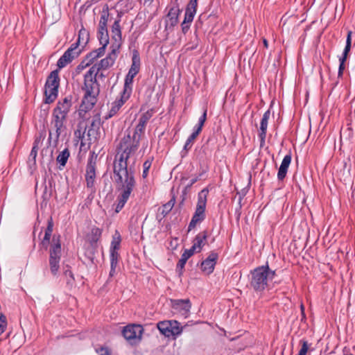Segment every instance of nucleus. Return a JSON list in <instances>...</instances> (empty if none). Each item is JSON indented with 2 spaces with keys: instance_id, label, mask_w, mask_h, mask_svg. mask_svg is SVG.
I'll use <instances>...</instances> for the list:
<instances>
[{
  "instance_id": "a878e982",
  "label": "nucleus",
  "mask_w": 355,
  "mask_h": 355,
  "mask_svg": "<svg viewBox=\"0 0 355 355\" xmlns=\"http://www.w3.org/2000/svg\"><path fill=\"white\" fill-rule=\"evenodd\" d=\"M44 95L45 100L44 102L46 103L50 104L53 103L58 96V87H47L44 86Z\"/></svg>"
},
{
  "instance_id": "0e129e2a",
  "label": "nucleus",
  "mask_w": 355,
  "mask_h": 355,
  "mask_svg": "<svg viewBox=\"0 0 355 355\" xmlns=\"http://www.w3.org/2000/svg\"><path fill=\"white\" fill-rule=\"evenodd\" d=\"M202 126L201 125H199L198 124H197L195 127H194V130L193 132H192L193 135H195L196 136L198 137V135L200 134V132H201L202 130Z\"/></svg>"
},
{
  "instance_id": "aec40b11",
  "label": "nucleus",
  "mask_w": 355,
  "mask_h": 355,
  "mask_svg": "<svg viewBox=\"0 0 355 355\" xmlns=\"http://www.w3.org/2000/svg\"><path fill=\"white\" fill-rule=\"evenodd\" d=\"M78 56V53H71V50H67L57 62L58 69L64 68Z\"/></svg>"
},
{
  "instance_id": "ddd939ff",
  "label": "nucleus",
  "mask_w": 355,
  "mask_h": 355,
  "mask_svg": "<svg viewBox=\"0 0 355 355\" xmlns=\"http://www.w3.org/2000/svg\"><path fill=\"white\" fill-rule=\"evenodd\" d=\"M112 39L114 40L112 48L119 49L122 44L121 28L119 24V19H115L111 28Z\"/></svg>"
},
{
  "instance_id": "dca6fc26",
  "label": "nucleus",
  "mask_w": 355,
  "mask_h": 355,
  "mask_svg": "<svg viewBox=\"0 0 355 355\" xmlns=\"http://www.w3.org/2000/svg\"><path fill=\"white\" fill-rule=\"evenodd\" d=\"M71 96H67L61 101H59L56 107L53 109L54 111L67 116L71 107L72 106Z\"/></svg>"
},
{
  "instance_id": "3c124183",
  "label": "nucleus",
  "mask_w": 355,
  "mask_h": 355,
  "mask_svg": "<svg viewBox=\"0 0 355 355\" xmlns=\"http://www.w3.org/2000/svg\"><path fill=\"white\" fill-rule=\"evenodd\" d=\"M44 138H45V134L44 132H41L40 134V135L35 138V139L33 142V146L32 148L39 150Z\"/></svg>"
},
{
  "instance_id": "a19ab883",
  "label": "nucleus",
  "mask_w": 355,
  "mask_h": 355,
  "mask_svg": "<svg viewBox=\"0 0 355 355\" xmlns=\"http://www.w3.org/2000/svg\"><path fill=\"white\" fill-rule=\"evenodd\" d=\"M83 34H86L87 37L88 34L85 29L83 28L79 31L78 39L76 42L72 44L71 46L67 50H71V53H78V55L80 53V51L78 50V47L80 44V35Z\"/></svg>"
},
{
  "instance_id": "2eb2a0df",
  "label": "nucleus",
  "mask_w": 355,
  "mask_h": 355,
  "mask_svg": "<svg viewBox=\"0 0 355 355\" xmlns=\"http://www.w3.org/2000/svg\"><path fill=\"white\" fill-rule=\"evenodd\" d=\"M270 116V111L268 110L264 112L262 119L260 122V128L258 134V137L260 139V145L263 146L265 144V140L266 137L267 128L268 120Z\"/></svg>"
},
{
  "instance_id": "f3484780",
  "label": "nucleus",
  "mask_w": 355,
  "mask_h": 355,
  "mask_svg": "<svg viewBox=\"0 0 355 355\" xmlns=\"http://www.w3.org/2000/svg\"><path fill=\"white\" fill-rule=\"evenodd\" d=\"M209 236L207 230L198 232L193 240V245L196 248L198 252H200L203 247L207 243V239Z\"/></svg>"
},
{
  "instance_id": "09e8293b",
  "label": "nucleus",
  "mask_w": 355,
  "mask_h": 355,
  "mask_svg": "<svg viewBox=\"0 0 355 355\" xmlns=\"http://www.w3.org/2000/svg\"><path fill=\"white\" fill-rule=\"evenodd\" d=\"M110 265L112 266V267H116L118 265V261L119 257V254L118 253V251H112L110 250Z\"/></svg>"
},
{
  "instance_id": "7c9ffc66",
  "label": "nucleus",
  "mask_w": 355,
  "mask_h": 355,
  "mask_svg": "<svg viewBox=\"0 0 355 355\" xmlns=\"http://www.w3.org/2000/svg\"><path fill=\"white\" fill-rule=\"evenodd\" d=\"M98 37L100 44H107L109 43V35L107 27L98 26Z\"/></svg>"
},
{
  "instance_id": "f8f14e48",
  "label": "nucleus",
  "mask_w": 355,
  "mask_h": 355,
  "mask_svg": "<svg viewBox=\"0 0 355 355\" xmlns=\"http://www.w3.org/2000/svg\"><path fill=\"white\" fill-rule=\"evenodd\" d=\"M97 96L98 94L85 93L79 110V114L80 116L84 117L83 112L85 114L94 107L97 101Z\"/></svg>"
},
{
  "instance_id": "5701e85b",
  "label": "nucleus",
  "mask_w": 355,
  "mask_h": 355,
  "mask_svg": "<svg viewBox=\"0 0 355 355\" xmlns=\"http://www.w3.org/2000/svg\"><path fill=\"white\" fill-rule=\"evenodd\" d=\"M129 98L130 96H128L125 98V94L121 93L120 98L116 99L113 102L112 107L109 111L108 114L105 116V119H110L115 115L122 107V105L129 99Z\"/></svg>"
},
{
  "instance_id": "473e14b6",
  "label": "nucleus",
  "mask_w": 355,
  "mask_h": 355,
  "mask_svg": "<svg viewBox=\"0 0 355 355\" xmlns=\"http://www.w3.org/2000/svg\"><path fill=\"white\" fill-rule=\"evenodd\" d=\"M146 128V125L139 121L138 124L135 128V130L133 132V134H130V137L135 138L138 139V141L140 142L141 135L144 133Z\"/></svg>"
},
{
  "instance_id": "79ce46f5",
  "label": "nucleus",
  "mask_w": 355,
  "mask_h": 355,
  "mask_svg": "<svg viewBox=\"0 0 355 355\" xmlns=\"http://www.w3.org/2000/svg\"><path fill=\"white\" fill-rule=\"evenodd\" d=\"M174 205H175V200L174 199H171V200H169L168 202H166V204H164L162 206V211H161L162 217L161 219L164 218V217H166L168 214V213L173 209Z\"/></svg>"
},
{
  "instance_id": "c85d7f7f",
  "label": "nucleus",
  "mask_w": 355,
  "mask_h": 355,
  "mask_svg": "<svg viewBox=\"0 0 355 355\" xmlns=\"http://www.w3.org/2000/svg\"><path fill=\"white\" fill-rule=\"evenodd\" d=\"M69 150L68 148H66L62 151H61L57 156L56 161L60 164V169H62V168L66 165L67 160L69 157Z\"/></svg>"
},
{
  "instance_id": "680f3d73",
  "label": "nucleus",
  "mask_w": 355,
  "mask_h": 355,
  "mask_svg": "<svg viewBox=\"0 0 355 355\" xmlns=\"http://www.w3.org/2000/svg\"><path fill=\"white\" fill-rule=\"evenodd\" d=\"M207 119V110L205 109L203 112L202 115L199 118L198 124L203 126Z\"/></svg>"
},
{
  "instance_id": "f257e3e1",
  "label": "nucleus",
  "mask_w": 355,
  "mask_h": 355,
  "mask_svg": "<svg viewBox=\"0 0 355 355\" xmlns=\"http://www.w3.org/2000/svg\"><path fill=\"white\" fill-rule=\"evenodd\" d=\"M135 161L130 165L113 163L114 180L119 193L131 196L136 187Z\"/></svg>"
},
{
  "instance_id": "603ef678",
  "label": "nucleus",
  "mask_w": 355,
  "mask_h": 355,
  "mask_svg": "<svg viewBox=\"0 0 355 355\" xmlns=\"http://www.w3.org/2000/svg\"><path fill=\"white\" fill-rule=\"evenodd\" d=\"M98 58V53L96 51H92L89 53H88L85 57V60L89 64H92L95 60Z\"/></svg>"
},
{
  "instance_id": "39448f33",
  "label": "nucleus",
  "mask_w": 355,
  "mask_h": 355,
  "mask_svg": "<svg viewBox=\"0 0 355 355\" xmlns=\"http://www.w3.org/2000/svg\"><path fill=\"white\" fill-rule=\"evenodd\" d=\"M208 193L209 190L207 189H203L200 192H199L196 211L189 224L188 232L194 229L198 224L202 223L205 220V207Z\"/></svg>"
},
{
  "instance_id": "9d476101",
  "label": "nucleus",
  "mask_w": 355,
  "mask_h": 355,
  "mask_svg": "<svg viewBox=\"0 0 355 355\" xmlns=\"http://www.w3.org/2000/svg\"><path fill=\"white\" fill-rule=\"evenodd\" d=\"M171 306L173 309L184 318H187L190 312L191 306L190 300L189 299L185 300H171Z\"/></svg>"
},
{
  "instance_id": "5fc2aeb1",
  "label": "nucleus",
  "mask_w": 355,
  "mask_h": 355,
  "mask_svg": "<svg viewBox=\"0 0 355 355\" xmlns=\"http://www.w3.org/2000/svg\"><path fill=\"white\" fill-rule=\"evenodd\" d=\"M64 274L65 277L67 278V284L73 285V284L75 281V279H74L73 274L72 271L69 269H67L64 270Z\"/></svg>"
},
{
  "instance_id": "72a5a7b5",
  "label": "nucleus",
  "mask_w": 355,
  "mask_h": 355,
  "mask_svg": "<svg viewBox=\"0 0 355 355\" xmlns=\"http://www.w3.org/2000/svg\"><path fill=\"white\" fill-rule=\"evenodd\" d=\"M109 16V7L107 5H105L101 12L98 26L107 27Z\"/></svg>"
},
{
  "instance_id": "0eeeda50",
  "label": "nucleus",
  "mask_w": 355,
  "mask_h": 355,
  "mask_svg": "<svg viewBox=\"0 0 355 355\" xmlns=\"http://www.w3.org/2000/svg\"><path fill=\"white\" fill-rule=\"evenodd\" d=\"M101 125V120L100 114H96L93 116L90 125L85 128L83 137L85 138L87 137V140L89 143L95 141L99 135Z\"/></svg>"
},
{
  "instance_id": "4d7b16f0",
  "label": "nucleus",
  "mask_w": 355,
  "mask_h": 355,
  "mask_svg": "<svg viewBox=\"0 0 355 355\" xmlns=\"http://www.w3.org/2000/svg\"><path fill=\"white\" fill-rule=\"evenodd\" d=\"M7 322L6 318L3 314L0 315V335L5 331Z\"/></svg>"
},
{
  "instance_id": "9b49d317",
  "label": "nucleus",
  "mask_w": 355,
  "mask_h": 355,
  "mask_svg": "<svg viewBox=\"0 0 355 355\" xmlns=\"http://www.w3.org/2000/svg\"><path fill=\"white\" fill-rule=\"evenodd\" d=\"M218 259V254L214 251H211L209 256L202 261L200 268L203 272L210 275L214 272L215 266Z\"/></svg>"
},
{
  "instance_id": "e2e57ef3",
  "label": "nucleus",
  "mask_w": 355,
  "mask_h": 355,
  "mask_svg": "<svg viewBox=\"0 0 355 355\" xmlns=\"http://www.w3.org/2000/svg\"><path fill=\"white\" fill-rule=\"evenodd\" d=\"M102 45L101 47L94 50V51H96V53H98V58L102 56L105 53V47L107 44H101Z\"/></svg>"
},
{
  "instance_id": "412c9836",
  "label": "nucleus",
  "mask_w": 355,
  "mask_h": 355,
  "mask_svg": "<svg viewBox=\"0 0 355 355\" xmlns=\"http://www.w3.org/2000/svg\"><path fill=\"white\" fill-rule=\"evenodd\" d=\"M119 49L112 48L111 52L106 56V58L102 59L98 64L101 69H106L112 66L117 57V53Z\"/></svg>"
},
{
  "instance_id": "20e7f679",
  "label": "nucleus",
  "mask_w": 355,
  "mask_h": 355,
  "mask_svg": "<svg viewBox=\"0 0 355 355\" xmlns=\"http://www.w3.org/2000/svg\"><path fill=\"white\" fill-rule=\"evenodd\" d=\"M49 268L53 276L56 277L60 269V262L62 257V245L60 235L54 234L52 236L51 243L49 245Z\"/></svg>"
},
{
  "instance_id": "c756f323",
  "label": "nucleus",
  "mask_w": 355,
  "mask_h": 355,
  "mask_svg": "<svg viewBox=\"0 0 355 355\" xmlns=\"http://www.w3.org/2000/svg\"><path fill=\"white\" fill-rule=\"evenodd\" d=\"M96 251V246L89 244V245L85 248V257L87 259V261L90 263H93L94 259H95V253Z\"/></svg>"
},
{
  "instance_id": "e433bc0d",
  "label": "nucleus",
  "mask_w": 355,
  "mask_h": 355,
  "mask_svg": "<svg viewBox=\"0 0 355 355\" xmlns=\"http://www.w3.org/2000/svg\"><path fill=\"white\" fill-rule=\"evenodd\" d=\"M193 18L194 17H191V15L184 14V20L181 24L182 31L184 34H186L189 30L190 24L193 21Z\"/></svg>"
},
{
  "instance_id": "cd10ccee",
  "label": "nucleus",
  "mask_w": 355,
  "mask_h": 355,
  "mask_svg": "<svg viewBox=\"0 0 355 355\" xmlns=\"http://www.w3.org/2000/svg\"><path fill=\"white\" fill-rule=\"evenodd\" d=\"M134 77L127 73L125 78L124 86L122 93L125 94V98L131 95L132 92V83Z\"/></svg>"
},
{
  "instance_id": "c03bdc74",
  "label": "nucleus",
  "mask_w": 355,
  "mask_h": 355,
  "mask_svg": "<svg viewBox=\"0 0 355 355\" xmlns=\"http://www.w3.org/2000/svg\"><path fill=\"white\" fill-rule=\"evenodd\" d=\"M154 112V109L148 110L140 116L139 121L146 125L148 121L153 116Z\"/></svg>"
},
{
  "instance_id": "393cba45",
  "label": "nucleus",
  "mask_w": 355,
  "mask_h": 355,
  "mask_svg": "<svg viewBox=\"0 0 355 355\" xmlns=\"http://www.w3.org/2000/svg\"><path fill=\"white\" fill-rule=\"evenodd\" d=\"M291 155L288 154L284 157V159L282 162V164L279 166V171L277 173V179L281 181L285 178V177L287 174L288 168L291 164Z\"/></svg>"
},
{
  "instance_id": "a211bd4d",
  "label": "nucleus",
  "mask_w": 355,
  "mask_h": 355,
  "mask_svg": "<svg viewBox=\"0 0 355 355\" xmlns=\"http://www.w3.org/2000/svg\"><path fill=\"white\" fill-rule=\"evenodd\" d=\"M53 220L52 217L51 216L47 220V227L45 230L44 236L40 242V245L42 246V248H44L46 250L48 249L49 245V243H51V241L50 240L53 230Z\"/></svg>"
},
{
  "instance_id": "338daca9",
  "label": "nucleus",
  "mask_w": 355,
  "mask_h": 355,
  "mask_svg": "<svg viewBox=\"0 0 355 355\" xmlns=\"http://www.w3.org/2000/svg\"><path fill=\"white\" fill-rule=\"evenodd\" d=\"M116 267H112V265H110V276L113 277L115 274V270Z\"/></svg>"
},
{
  "instance_id": "6e6d98bb",
  "label": "nucleus",
  "mask_w": 355,
  "mask_h": 355,
  "mask_svg": "<svg viewBox=\"0 0 355 355\" xmlns=\"http://www.w3.org/2000/svg\"><path fill=\"white\" fill-rule=\"evenodd\" d=\"M189 258L182 253L180 259L179 260L178 263H177V269L179 270H182L187 261Z\"/></svg>"
},
{
  "instance_id": "a18cd8bd",
  "label": "nucleus",
  "mask_w": 355,
  "mask_h": 355,
  "mask_svg": "<svg viewBox=\"0 0 355 355\" xmlns=\"http://www.w3.org/2000/svg\"><path fill=\"white\" fill-rule=\"evenodd\" d=\"M67 116L59 114V113L53 110L51 121L65 124L67 122Z\"/></svg>"
},
{
  "instance_id": "423d86ee",
  "label": "nucleus",
  "mask_w": 355,
  "mask_h": 355,
  "mask_svg": "<svg viewBox=\"0 0 355 355\" xmlns=\"http://www.w3.org/2000/svg\"><path fill=\"white\" fill-rule=\"evenodd\" d=\"M96 159L97 155L93 153L89 157L86 166L85 181L87 189L91 193H94L96 190L95 187Z\"/></svg>"
},
{
  "instance_id": "58836bf2",
  "label": "nucleus",
  "mask_w": 355,
  "mask_h": 355,
  "mask_svg": "<svg viewBox=\"0 0 355 355\" xmlns=\"http://www.w3.org/2000/svg\"><path fill=\"white\" fill-rule=\"evenodd\" d=\"M101 68L98 64H94L89 71L85 74L84 77H87V78H94L96 79L97 76L100 71Z\"/></svg>"
},
{
  "instance_id": "864d4df0",
  "label": "nucleus",
  "mask_w": 355,
  "mask_h": 355,
  "mask_svg": "<svg viewBox=\"0 0 355 355\" xmlns=\"http://www.w3.org/2000/svg\"><path fill=\"white\" fill-rule=\"evenodd\" d=\"M300 343L301 344L302 347L298 353V355H306L309 349L308 342L305 340H301Z\"/></svg>"
},
{
  "instance_id": "4468645a",
  "label": "nucleus",
  "mask_w": 355,
  "mask_h": 355,
  "mask_svg": "<svg viewBox=\"0 0 355 355\" xmlns=\"http://www.w3.org/2000/svg\"><path fill=\"white\" fill-rule=\"evenodd\" d=\"M157 328L162 334L166 336H169L171 334L178 335L182 331L179 327H173L171 321H162L158 322Z\"/></svg>"
},
{
  "instance_id": "7ed1b4c3",
  "label": "nucleus",
  "mask_w": 355,
  "mask_h": 355,
  "mask_svg": "<svg viewBox=\"0 0 355 355\" xmlns=\"http://www.w3.org/2000/svg\"><path fill=\"white\" fill-rule=\"evenodd\" d=\"M275 270H271L268 263L257 267L251 271L250 286L256 292H261L268 286V283L275 276Z\"/></svg>"
},
{
  "instance_id": "de8ad7c7",
  "label": "nucleus",
  "mask_w": 355,
  "mask_h": 355,
  "mask_svg": "<svg viewBox=\"0 0 355 355\" xmlns=\"http://www.w3.org/2000/svg\"><path fill=\"white\" fill-rule=\"evenodd\" d=\"M51 196H52V190H51V187H49L46 184H45L44 187L42 196L43 201L45 202V204H46V202L49 200Z\"/></svg>"
},
{
  "instance_id": "f03ea898",
  "label": "nucleus",
  "mask_w": 355,
  "mask_h": 355,
  "mask_svg": "<svg viewBox=\"0 0 355 355\" xmlns=\"http://www.w3.org/2000/svg\"><path fill=\"white\" fill-rule=\"evenodd\" d=\"M139 144L137 139L130 137V131L127 130L116 146L113 163L128 165V160L138 150Z\"/></svg>"
},
{
  "instance_id": "6e6552de",
  "label": "nucleus",
  "mask_w": 355,
  "mask_h": 355,
  "mask_svg": "<svg viewBox=\"0 0 355 355\" xmlns=\"http://www.w3.org/2000/svg\"><path fill=\"white\" fill-rule=\"evenodd\" d=\"M143 331V327L140 324H130L123 328L122 334L125 339L130 342L136 340H140Z\"/></svg>"
},
{
  "instance_id": "774afa93",
  "label": "nucleus",
  "mask_w": 355,
  "mask_h": 355,
  "mask_svg": "<svg viewBox=\"0 0 355 355\" xmlns=\"http://www.w3.org/2000/svg\"><path fill=\"white\" fill-rule=\"evenodd\" d=\"M263 45L267 49L268 48V42L266 39H263Z\"/></svg>"
},
{
  "instance_id": "c9c22d12",
  "label": "nucleus",
  "mask_w": 355,
  "mask_h": 355,
  "mask_svg": "<svg viewBox=\"0 0 355 355\" xmlns=\"http://www.w3.org/2000/svg\"><path fill=\"white\" fill-rule=\"evenodd\" d=\"M37 151L38 150L32 148L29 155L27 164L31 170H35L36 168V157L37 155Z\"/></svg>"
},
{
  "instance_id": "69168bd1",
  "label": "nucleus",
  "mask_w": 355,
  "mask_h": 355,
  "mask_svg": "<svg viewBox=\"0 0 355 355\" xmlns=\"http://www.w3.org/2000/svg\"><path fill=\"white\" fill-rule=\"evenodd\" d=\"M199 180V176H196L190 180L189 184L187 185L186 189H189L193 184H194Z\"/></svg>"
},
{
  "instance_id": "6ab92c4d",
  "label": "nucleus",
  "mask_w": 355,
  "mask_h": 355,
  "mask_svg": "<svg viewBox=\"0 0 355 355\" xmlns=\"http://www.w3.org/2000/svg\"><path fill=\"white\" fill-rule=\"evenodd\" d=\"M82 89L86 94H98L99 92L98 83L95 78L84 77V85Z\"/></svg>"
},
{
  "instance_id": "052dcab7",
  "label": "nucleus",
  "mask_w": 355,
  "mask_h": 355,
  "mask_svg": "<svg viewBox=\"0 0 355 355\" xmlns=\"http://www.w3.org/2000/svg\"><path fill=\"white\" fill-rule=\"evenodd\" d=\"M345 61H346V60H345V59H343V58L339 59L340 65H339V68H338V77H341L343 76V71L345 69Z\"/></svg>"
},
{
  "instance_id": "f704fd0d",
  "label": "nucleus",
  "mask_w": 355,
  "mask_h": 355,
  "mask_svg": "<svg viewBox=\"0 0 355 355\" xmlns=\"http://www.w3.org/2000/svg\"><path fill=\"white\" fill-rule=\"evenodd\" d=\"M130 196L119 193L117 196V204L115 208V212L119 213L124 207L128 200Z\"/></svg>"
},
{
  "instance_id": "b1692460",
  "label": "nucleus",
  "mask_w": 355,
  "mask_h": 355,
  "mask_svg": "<svg viewBox=\"0 0 355 355\" xmlns=\"http://www.w3.org/2000/svg\"><path fill=\"white\" fill-rule=\"evenodd\" d=\"M140 65L141 61L139 53L137 50H134L132 56V64L129 69L128 74L135 78L139 71Z\"/></svg>"
},
{
  "instance_id": "37998d69",
  "label": "nucleus",
  "mask_w": 355,
  "mask_h": 355,
  "mask_svg": "<svg viewBox=\"0 0 355 355\" xmlns=\"http://www.w3.org/2000/svg\"><path fill=\"white\" fill-rule=\"evenodd\" d=\"M101 236V230L99 228H93L92 230V239L89 244L97 246V241Z\"/></svg>"
},
{
  "instance_id": "4c0bfd02",
  "label": "nucleus",
  "mask_w": 355,
  "mask_h": 355,
  "mask_svg": "<svg viewBox=\"0 0 355 355\" xmlns=\"http://www.w3.org/2000/svg\"><path fill=\"white\" fill-rule=\"evenodd\" d=\"M352 33L351 31H348V33H347V39H346V45L344 49L343 55L340 58H343L345 60H347V55H348L349 52L350 51L351 46H352Z\"/></svg>"
},
{
  "instance_id": "1a4fd4ad",
  "label": "nucleus",
  "mask_w": 355,
  "mask_h": 355,
  "mask_svg": "<svg viewBox=\"0 0 355 355\" xmlns=\"http://www.w3.org/2000/svg\"><path fill=\"white\" fill-rule=\"evenodd\" d=\"M51 125L52 128L55 130V133L53 135L52 131L51 130H49L48 143L50 146L53 145L54 147H55L58 144L59 137L62 132L66 131L67 127L64 123L55 122L53 121H51Z\"/></svg>"
},
{
  "instance_id": "bf43d9fd",
  "label": "nucleus",
  "mask_w": 355,
  "mask_h": 355,
  "mask_svg": "<svg viewBox=\"0 0 355 355\" xmlns=\"http://www.w3.org/2000/svg\"><path fill=\"white\" fill-rule=\"evenodd\" d=\"M90 64L84 60L80 62V64H78L76 68V73H79L82 70H83L85 67L89 66Z\"/></svg>"
},
{
  "instance_id": "13d9d810",
  "label": "nucleus",
  "mask_w": 355,
  "mask_h": 355,
  "mask_svg": "<svg viewBox=\"0 0 355 355\" xmlns=\"http://www.w3.org/2000/svg\"><path fill=\"white\" fill-rule=\"evenodd\" d=\"M198 253V250L192 245L190 249H186L183 254H184L189 259L195 253Z\"/></svg>"
},
{
  "instance_id": "ea45409f",
  "label": "nucleus",
  "mask_w": 355,
  "mask_h": 355,
  "mask_svg": "<svg viewBox=\"0 0 355 355\" xmlns=\"http://www.w3.org/2000/svg\"><path fill=\"white\" fill-rule=\"evenodd\" d=\"M121 241V235L117 231H116L115 235L113 236L112 241L111 242L110 250L118 251L120 248Z\"/></svg>"
},
{
  "instance_id": "4be33fe9",
  "label": "nucleus",
  "mask_w": 355,
  "mask_h": 355,
  "mask_svg": "<svg viewBox=\"0 0 355 355\" xmlns=\"http://www.w3.org/2000/svg\"><path fill=\"white\" fill-rule=\"evenodd\" d=\"M177 1L178 0H175V5L171 8L167 15V17L168 18V23L171 27H174L178 24L179 15L182 12Z\"/></svg>"
},
{
  "instance_id": "8fccbe9b",
  "label": "nucleus",
  "mask_w": 355,
  "mask_h": 355,
  "mask_svg": "<svg viewBox=\"0 0 355 355\" xmlns=\"http://www.w3.org/2000/svg\"><path fill=\"white\" fill-rule=\"evenodd\" d=\"M196 137H197V136H196L193 133L188 137V139H187L185 144L184 146V148H183V150L185 151V153H187V152L189 149H191V148L193 145V143L194 140L196 139Z\"/></svg>"
},
{
  "instance_id": "bb28decb",
  "label": "nucleus",
  "mask_w": 355,
  "mask_h": 355,
  "mask_svg": "<svg viewBox=\"0 0 355 355\" xmlns=\"http://www.w3.org/2000/svg\"><path fill=\"white\" fill-rule=\"evenodd\" d=\"M59 69L51 71L48 76L45 86L59 87L60 78H59Z\"/></svg>"
},
{
  "instance_id": "49530a36",
  "label": "nucleus",
  "mask_w": 355,
  "mask_h": 355,
  "mask_svg": "<svg viewBox=\"0 0 355 355\" xmlns=\"http://www.w3.org/2000/svg\"><path fill=\"white\" fill-rule=\"evenodd\" d=\"M153 160V157H149L147 160H146L143 164L144 170L142 173V177L146 178L148 176L149 168L151 166L152 162Z\"/></svg>"
},
{
  "instance_id": "2f4dec72",
  "label": "nucleus",
  "mask_w": 355,
  "mask_h": 355,
  "mask_svg": "<svg viewBox=\"0 0 355 355\" xmlns=\"http://www.w3.org/2000/svg\"><path fill=\"white\" fill-rule=\"evenodd\" d=\"M198 0H189L185 9V13L187 15H191V17H195L197 12Z\"/></svg>"
}]
</instances>
